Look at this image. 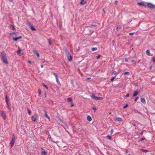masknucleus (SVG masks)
<instances>
[{
	"label": "nucleus",
	"instance_id": "338daca9",
	"mask_svg": "<svg viewBox=\"0 0 155 155\" xmlns=\"http://www.w3.org/2000/svg\"><path fill=\"white\" fill-rule=\"evenodd\" d=\"M121 28V27H120V28Z\"/></svg>",
	"mask_w": 155,
	"mask_h": 155
},
{
	"label": "nucleus",
	"instance_id": "9b49d317",
	"mask_svg": "<svg viewBox=\"0 0 155 155\" xmlns=\"http://www.w3.org/2000/svg\"><path fill=\"white\" fill-rule=\"evenodd\" d=\"M44 113H45V116L47 118H48V119L49 120V121L50 120V117H49L48 116L47 114V111L46 110H44Z\"/></svg>",
	"mask_w": 155,
	"mask_h": 155
},
{
	"label": "nucleus",
	"instance_id": "2eb2a0df",
	"mask_svg": "<svg viewBox=\"0 0 155 155\" xmlns=\"http://www.w3.org/2000/svg\"><path fill=\"white\" fill-rule=\"evenodd\" d=\"M63 127L66 130V131L68 133H69V127Z\"/></svg>",
	"mask_w": 155,
	"mask_h": 155
},
{
	"label": "nucleus",
	"instance_id": "412c9836",
	"mask_svg": "<svg viewBox=\"0 0 155 155\" xmlns=\"http://www.w3.org/2000/svg\"><path fill=\"white\" fill-rule=\"evenodd\" d=\"M140 101L141 102H142V103H143L144 104H145L146 103L145 100V98H141V100H140Z\"/></svg>",
	"mask_w": 155,
	"mask_h": 155
},
{
	"label": "nucleus",
	"instance_id": "c85d7f7f",
	"mask_svg": "<svg viewBox=\"0 0 155 155\" xmlns=\"http://www.w3.org/2000/svg\"><path fill=\"white\" fill-rule=\"evenodd\" d=\"M31 29H32V30H33V31H35V30H36V29H35V28H34V26H31Z\"/></svg>",
	"mask_w": 155,
	"mask_h": 155
},
{
	"label": "nucleus",
	"instance_id": "72a5a7b5",
	"mask_svg": "<svg viewBox=\"0 0 155 155\" xmlns=\"http://www.w3.org/2000/svg\"><path fill=\"white\" fill-rule=\"evenodd\" d=\"M115 77H112L110 80V82H112L113 81Z\"/></svg>",
	"mask_w": 155,
	"mask_h": 155
},
{
	"label": "nucleus",
	"instance_id": "4be33fe9",
	"mask_svg": "<svg viewBox=\"0 0 155 155\" xmlns=\"http://www.w3.org/2000/svg\"><path fill=\"white\" fill-rule=\"evenodd\" d=\"M5 101L6 104L8 103L9 101V99L7 95L5 97Z\"/></svg>",
	"mask_w": 155,
	"mask_h": 155
},
{
	"label": "nucleus",
	"instance_id": "ddd939ff",
	"mask_svg": "<svg viewBox=\"0 0 155 155\" xmlns=\"http://www.w3.org/2000/svg\"><path fill=\"white\" fill-rule=\"evenodd\" d=\"M42 151L41 155H45V154H46L47 153V152L45 151L44 149L42 148Z\"/></svg>",
	"mask_w": 155,
	"mask_h": 155
},
{
	"label": "nucleus",
	"instance_id": "4c0bfd02",
	"mask_svg": "<svg viewBox=\"0 0 155 155\" xmlns=\"http://www.w3.org/2000/svg\"><path fill=\"white\" fill-rule=\"evenodd\" d=\"M48 42H49V45H51V41L50 39H49L48 40Z\"/></svg>",
	"mask_w": 155,
	"mask_h": 155
},
{
	"label": "nucleus",
	"instance_id": "bf43d9fd",
	"mask_svg": "<svg viewBox=\"0 0 155 155\" xmlns=\"http://www.w3.org/2000/svg\"><path fill=\"white\" fill-rule=\"evenodd\" d=\"M13 0H9L10 2H12Z\"/></svg>",
	"mask_w": 155,
	"mask_h": 155
},
{
	"label": "nucleus",
	"instance_id": "49530a36",
	"mask_svg": "<svg viewBox=\"0 0 155 155\" xmlns=\"http://www.w3.org/2000/svg\"><path fill=\"white\" fill-rule=\"evenodd\" d=\"M12 29H13V30H14L15 29V27L13 25H12Z\"/></svg>",
	"mask_w": 155,
	"mask_h": 155
},
{
	"label": "nucleus",
	"instance_id": "473e14b6",
	"mask_svg": "<svg viewBox=\"0 0 155 155\" xmlns=\"http://www.w3.org/2000/svg\"><path fill=\"white\" fill-rule=\"evenodd\" d=\"M128 106V104H126L123 107V108L125 109Z\"/></svg>",
	"mask_w": 155,
	"mask_h": 155
},
{
	"label": "nucleus",
	"instance_id": "f8f14e48",
	"mask_svg": "<svg viewBox=\"0 0 155 155\" xmlns=\"http://www.w3.org/2000/svg\"><path fill=\"white\" fill-rule=\"evenodd\" d=\"M139 92V91H138V90H136L134 91L133 95V97H135L138 94Z\"/></svg>",
	"mask_w": 155,
	"mask_h": 155
},
{
	"label": "nucleus",
	"instance_id": "0e129e2a",
	"mask_svg": "<svg viewBox=\"0 0 155 155\" xmlns=\"http://www.w3.org/2000/svg\"><path fill=\"white\" fill-rule=\"evenodd\" d=\"M90 79V78H87L88 79Z\"/></svg>",
	"mask_w": 155,
	"mask_h": 155
},
{
	"label": "nucleus",
	"instance_id": "20e7f679",
	"mask_svg": "<svg viewBox=\"0 0 155 155\" xmlns=\"http://www.w3.org/2000/svg\"><path fill=\"white\" fill-rule=\"evenodd\" d=\"M15 135L13 134L12 136V139L10 143V145L11 147H13L15 142Z\"/></svg>",
	"mask_w": 155,
	"mask_h": 155
},
{
	"label": "nucleus",
	"instance_id": "09e8293b",
	"mask_svg": "<svg viewBox=\"0 0 155 155\" xmlns=\"http://www.w3.org/2000/svg\"><path fill=\"white\" fill-rule=\"evenodd\" d=\"M129 96V94H127L126 96V97H128Z\"/></svg>",
	"mask_w": 155,
	"mask_h": 155
},
{
	"label": "nucleus",
	"instance_id": "864d4df0",
	"mask_svg": "<svg viewBox=\"0 0 155 155\" xmlns=\"http://www.w3.org/2000/svg\"><path fill=\"white\" fill-rule=\"evenodd\" d=\"M71 104H72L71 105V107H72L74 106V104L73 103Z\"/></svg>",
	"mask_w": 155,
	"mask_h": 155
},
{
	"label": "nucleus",
	"instance_id": "a19ab883",
	"mask_svg": "<svg viewBox=\"0 0 155 155\" xmlns=\"http://www.w3.org/2000/svg\"><path fill=\"white\" fill-rule=\"evenodd\" d=\"M145 139V138L144 137L140 139V140L142 141H143V140H144Z\"/></svg>",
	"mask_w": 155,
	"mask_h": 155
},
{
	"label": "nucleus",
	"instance_id": "f3484780",
	"mask_svg": "<svg viewBox=\"0 0 155 155\" xmlns=\"http://www.w3.org/2000/svg\"><path fill=\"white\" fill-rule=\"evenodd\" d=\"M68 102H69L71 103V104H72V99L71 97H69L67 99Z\"/></svg>",
	"mask_w": 155,
	"mask_h": 155
},
{
	"label": "nucleus",
	"instance_id": "c756f323",
	"mask_svg": "<svg viewBox=\"0 0 155 155\" xmlns=\"http://www.w3.org/2000/svg\"><path fill=\"white\" fill-rule=\"evenodd\" d=\"M130 72L128 71L124 73V75H129L130 74Z\"/></svg>",
	"mask_w": 155,
	"mask_h": 155
},
{
	"label": "nucleus",
	"instance_id": "e433bc0d",
	"mask_svg": "<svg viewBox=\"0 0 155 155\" xmlns=\"http://www.w3.org/2000/svg\"><path fill=\"white\" fill-rule=\"evenodd\" d=\"M113 74L114 75H116L117 74V72L116 71H113L112 72Z\"/></svg>",
	"mask_w": 155,
	"mask_h": 155
},
{
	"label": "nucleus",
	"instance_id": "680f3d73",
	"mask_svg": "<svg viewBox=\"0 0 155 155\" xmlns=\"http://www.w3.org/2000/svg\"><path fill=\"white\" fill-rule=\"evenodd\" d=\"M43 66L42 65H41V68H43Z\"/></svg>",
	"mask_w": 155,
	"mask_h": 155
},
{
	"label": "nucleus",
	"instance_id": "4468645a",
	"mask_svg": "<svg viewBox=\"0 0 155 155\" xmlns=\"http://www.w3.org/2000/svg\"><path fill=\"white\" fill-rule=\"evenodd\" d=\"M146 54L149 56H152V55L150 53V51L149 50L147 49V50L146 51Z\"/></svg>",
	"mask_w": 155,
	"mask_h": 155
},
{
	"label": "nucleus",
	"instance_id": "7c9ffc66",
	"mask_svg": "<svg viewBox=\"0 0 155 155\" xmlns=\"http://www.w3.org/2000/svg\"><path fill=\"white\" fill-rule=\"evenodd\" d=\"M27 110H28V114L29 115H31V110H29V109H27Z\"/></svg>",
	"mask_w": 155,
	"mask_h": 155
},
{
	"label": "nucleus",
	"instance_id": "393cba45",
	"mask_svg": "<svg viewBox=\"0 0 155 155\" xmlns=\"http://www.w3.org/2000/svg\"><path fill=\"white\" fill-rule=\"evenodd\" d=\"M106 137L107 139H109L110 140H112V137H111V136H110V135H108L107 136H106Z\"/></svg>",
	"mask_w": 155,
	"mask_h": 155
},
{
	"label": "nucleus",
	"instance_id": "a211bd4d",
	"mask_svg": "<svg viewBox=\"0 0 155 155\" xmlns=\"http://www.w3.org/2000/svg\"><path fill=\"white\" fill-rule=\"evenodd\" d=\"M22 37L21 36H19L18 37L16 38H13V40L16 41H17L18 39H20Z\"/></svg>",
	"mask_w": 155,
	"mask_h": 155
},
{
	"label": "nucleus",
	"instance_id": "f704fd0d",
	"mask_svg": "<svg viewBox=\"0 0 155 155\" xmlns=\"http://www.w3.org/2000/svg\"><path fill=\"white\" fill-rule=\"evenodd\" d=\"M101 57V55H98V56H96V58L97 59H99V58H100Z\"/></svg>",
	"mask_w": 155,
	"mask_h": 155
},
{
	"label": "nucleus",
	"instance_id": "423d86ee",
	"mask_svg": "<svg viewBox=\"0 0 155 155\" xmlns=\"http://www.w3.org/2000/svg\"><path fill=\"white\" fill-rule=\"evenodd\" d=\"M53 74L56 78V81L57 83L59 85H60L61 84L60 83L59 81L58 77L57 75L54 73Z\"/></svg>",
	"mask_w": 155,
	"mask_h": 155
},
{
	"label": "nucleus",
	"instance_id": "aec40b11",
	"mask_svg": "<svg viewBox=\"0 0 155 155\" xmlns=\"http://www.w3.org/2000/svg\"><path fill=\"white\" fill-rule=\"evenodd\" d=\"M87 120L89 121H91V117L89 116H87Z\"/></svg>",
	"mask_w": 155,
	"mask_h": 155
},
{
	"label": "nucleus",
	"instance_id": "37998d69",
	"mask_svg": "<svg viewBox=\"0 0 155 155\" xmlns=\"http://www.w3.org/2000/svg\"><path fill=\"white\" fill-rule=\"evenodd\" d=\"M113 132V129H111L110 131V134H112Z\"/></svg>",
	"mask_w": 155,
	"mask_h": 155
},
{
	"label": "nucleus",
	"instance_id": "79ce46f5",
	"mask_svg": "<svg viewBox=\"0 0 155 155\" xmlns=\"http://www.w3.org/2000/svg\"><path fill=\"white\" fill-rule=\"evenodd\" d=\"M93 109L94 110V113L95 112H96V108H95V107H93Z\"/></svg>",
	"mask_w": 155,
	"mask_h": 155
},
{
	"label": "nucleus",
	"instance_id": "2f4dec72",
	"mask_svg": "<svg viewBox=\"0 0 155 155\" xmlns=\"http://www.w3.org/2000/svg\"><path fill=\"white\" fill-rule=\"evenodd\" d=\"M141 150H142V151H143V152H145V153H146V152H148V150H147L144 149H141Z\"/></svg>",
	"mask_w": 155,
	"mask_h": 155
},
{
	"label": "nucleus",
	"instance_id": "58836bf2",
	"mask_svg": "<svg viewBox=\"0 0 155 155\" xmlns=\"http://www.w3.org/2000/svg\"><path fill=\"white\" fill-rule=\"evenodd\" d=\"M152 59L153 62L155 63V57H153Z\"/></svg>",
	"mask_w": 155,
	"mask_h": 155
},
{
	"label": "nucleus",
	"instance_id": "6e6d98bb",
	"mask_svg": "<svg viewBox=\"0 0 155 155\" xmlns=\"http://www.w3.org/2000/svg\"><path fill=\"white\" fill-rule=\"evenodd\" d=\"M45 97H46V93H45Z\"/></svg>",
	"mask_w": 155,
	"mask_h": 155
},
{
	"label": "nucleus",
	"instance_id": "a878e982",
	"mask_svg": "<svg viewBox=\"0 0 155 155\" xmlns=\"http://www.w3.org/2000/svg\"><path fill=\"white\" fill-rule=\"evenodd\" d=\"M33 52L34 53H35L37 56L38 57V58H39V54L35 50H34L33 51Z\"/></svg>",
	"mask_w": 155,
	"mask_h": 155
},
{
	"label": "nucleus",
	"instance_id": "69168bd1",
	"mask_svg": "<svg viewBox=\"0 0 155 155\" xmlns=\"http://www.w3.org/2000/svg\"><path fill=\"white\" fill-rule=\"evenodd\" d=\"M110 114H111V113H110Z\"/></svg>",
	"mask_w": 155,
	"mask_h": 155
},
{
	"label": "nucleus",
	"instance_id": "dca6fc26",
	"mask_svg": "<svg viewBox=\"0 0 155 155\" xmlns=\"http://www.w3.org/2000/svg\"><path fill=\"white\" fill-rule=\"evenodd\" d=\"M65 53L66 56L71 54L69 51L66 49H65Z\"/></svg>",
	"mask_w": 155,
	"mask_h": 155
},
{
	"label": "nucleus",
	"instance_id": "c03bdc74",
	"mask_svg": "<svg viewBox=\"0 0 155 155\" xmlns=\"http://www.w3.org/2000/svg\"><path fill=\"white\" fill-rule=\"evenodd\" d=\"M125 61L126 62H128V59L126 58H125Z\"/></svg>",
	"mask_w": 155,
	"mask_h": 155
},
{
	"label": "nucleus",
	"instance_id": "1a4fd4ad",
	"mask_svg": "<svg viewBox=\"0 0 155 155\" xmlns=\"http://www.w3.org/2000/svg\"><path fill=\"white\" fill-rule=\"evenodd\" d=\"M147 6L148 8H153V5L152 4L150 3H148L147 4L146 6Z\"/></svg>",
	"mask_w": 155,
	"mask_h": 155
},
{
	"label": "nucleus",
	"instance_id": "f03ea898",
	"mask_svg": "<svg viewBox=\"0 0 155 155\" xmlns=\"http://www.w3.org/2000/svg\"><path fill=\"white\" fill-rule=\"evenodd\" d=\"M38 117V114H36L31 117V120L33 122H35L37 121Z\"/></svg>",
	"mask_w": 155,
	"mask_h": 155
},
{
	"label": "nucleus",
	"instance_id": "b1692460",
	"mask_svg": "<svg viewBox=\"0 0 155 155\" xmlns=\"http://www.w3.org/2000/svg\"><path fill=\"white\" fill-rule=\"evenodd\" d=\"M48 138L49 139V141H51L55 143V141H54L52 140H51V135H50V134H49V135H48Z\"/></svg>",
	"mask_w": 155,
	"mask_h": 155
},
{
	"label": "nucleus",
	"instance_id": "a18cd8bd",
	"mask_svg": "<svg viewBox=\"0 0 155 155\" xmlns=\"http://www.w3.org/2000/svg\"><path fill=\"white\" fill-rule=\"evenodd\" d=\"M118 3V2L117 1H116L115 2V3H114V4L115 5H117V3Z\"/></svg>",
	"mask_w": 155,
	"mask_h": 155
},
{
	"label": "nucleus",
	"instance_id": "3c124183",
	"mask_svg": "<svg viewBox=\"0 0 155 155\" xmlns=\"http://www.w3.org/2000/svg\"><path fill=\"white\" fill-rule=\"evenodd\" d=\"M39 93L40 95L41 94V91L40 90H39Z\"/></svg>",
	"mask_w": 155,
	"mask_h": 155
},
{
	"label": "nucleus",
	"instance_id": "6ab92c4d",
	"mask_svg": "<svg viewBox=\"0 0 155 155\" xmlns=\"http://www.w3.org/2000/svg\"><path fill=\"white\" fill-rule=\"evenodd\" d=\"M87 2L85 1V0H81V4L82 5L85 4Z\"/></svg>",
	"mask_w": 155,
	"mask_h": 155
},
{
	"label": "nucleus",
	"instance_id": "de8ad7c7",
	"mask_svg": "<svg viewBox=\"0 0 155 155\" xmlns=\"http://www.w3.org/2000/svg\"><path fill=\"white\" fill-rule=\"evenodd\" d=\"M138 97H137V98H135V99L134 101H137V99H138Z\"/></svg>",
	"mask_w": 155,
	"mask_h": 155
},
{
	"label": "nucleus",
	"instance_id": "bb28decb",
	"mask_svg": "<svg viewBox=\"0 0 155 155\" xmlns=\"http://www.w3.org/2000/svg\"><path fill=\"white\" fill-rule=\"evenodd\" d=\"M97 49V48H93L91 49V50L92 51H96Z\"/></svg>",
	"mask_w": 155,
	"mask_h": 155
},
{
	"label": "nucleus",
	"instance_id": "8fccbe9b",
	"mask_svg": "<svg viewBox=\"0 0 155 155\" xmlns=\"http://www.w3.org/2000/svg\"><path fill=\"white\" fill-rule=\"evenodd\" d=\"M57 118L58 119V120L60 121L61 120V119L58 117H57Z\"/></svg>",
	"mask_w": 155,
	"mask_h": 155
},
{
	"label": "nucleus",
	"instance_id": "f257e3e1",
	"mask_svg": "<svg viewBox=\"0 0 155 155\" xmlns=\"http://www.w3.org/2000/svg\"><path fill=\"white\" fill-rule=\"evenodd\" d=\"M1 59L3 63L5 64H7L8 63L7 58L6 57V55L5 52H3L1 53Z\"/></svg>",
	"mask_w": 155,
	"mask_h": 155
},
{
	"label": "nucleus",
	"instance_id": "ea45409f",
	"mask_svg": "<svg viewBox=\"0 0 155 155\" xmlns=\"http://www.w3.org/2000/svg\"><path fill=\"white\" fill-rule=\"evenodd\" d=\"M134 34V32L130 33H129V35H133Z\"/></svg>",
	"mask_w": 155,
	"mask_h": 155
},
{
	"label": "nucleus",
	"instance_id": "603ef678",
	"mask_svg": "<svg viewBox=\"0 0 155 155\" xmlns=\"http://www.w3.org/2000/svg\"><path fill=\"white\" fill-rule=\"evenodd\" d=\"M28 63H30V64H31V61H28Z\"/></svg>",
	"mask_w": 155,
	"mask_h": 155
},
{
	"label": "nucleus",
	"instance_id": "9d476101",
	"mask_svg": "<svg viewBox=\"0 0 155 155\" xmlns=\"http://www.w3.org/2000/svg\"><path fill=\"white\" fill-rule=\"evenodd\" d=\"M67 57L69 61H72V58L71 54L69 55L68 56H67Z\"/></svg>",
	"mask_w": 155,
	"mask_h": 155
},
{
	"label": "nucleus",
	"instance_id": "052dcab7",
	"mask_svg": "<svg viewBox=\"0 0 155 155\" xmlns=\"http://www.w3.org/2000/svg\"><path fill=\"white\" fill-rule=\"evenodd\" d=\"M131 61L132 62H133L134 61V60H132Z\"/></svg>",
	"mask_w": 155,
	"mask_h": 155
},
{
	"label": "nucleus",
	"instance_id": "cd10ccee",
	"mask_svg": "<svg viewBox=\"0 0 155 155\" xmlns=\"http://www.w3.org/2000/svg\"><path fill=\"white\" fill-rule=\"evenodd\" d=\"M21 51V50L19 48L18 49V51H17V52L18 54H20Z\"/></svg>",
	"mask_w": 155,
	"mask_h": 155
},
{
	"label": "nucleus",
	"instance_id": "6e6552de",
	"mask_svg": "<svg viewBox=\"0 0 155 155\" xmlns=\"http://www.w3.org/2000/svg\"><path fill=\"white\" fill-rule=\"evenodd\" d=\"M138 5L139 6H143L144 7H146V5L143 2H139L137 3Z\"/></svg>",
	"mask_w": 155,
	"mask_h": 155
},
{
	"label": "nucleus",
	"instance_id": "5fc2aeb1",
	"mask_svg": "<svg viewBox=\"0 0 155 155\" xmlns=\"http://www.w3.org/2000/svg\"><path fill=\"white\" fill-rule=\"evenodd\" d=\"M143 134V132L142 131V132L140 133V135H142Z\"/></svg>",
	"mask_w": 155,
	"mask_h": 155
},
{
	"label": "nucleus",
	"instance_id": "0eeeda50",
	"mask_svg": "<svg viewBox=\"0 0 155 155\" xmlns=\"http://www.w3.org/2000/svg\"><path fill=\"white\" fill-rule=\"evenodd\" d=\"M0 114L1 115L2 117L4 119V120H5L6 119V117L5 115V113L2 111L0 112Z\"/></svg>",
	"mask_w": 155,
	"mask_h": 155
},
{
	"label": "nucleus",
	"instance_id": "39448f33",
	"mask_svg": "<svg viewBox=\"0 0 155 155\" xmlns=\"http://www.w3.org/2000/svg\"><path fill=\"white\" fill-rule=\"evenodd\" d=\"M114 120L115 122H121L122 121V119L119 117H115L114 119Z\"/></svg>",
	"mask_w": 155,
	"mask_h": 155
},
{
	"label": "nucleus",
	"instance_id": "7ed1b4c3",
	"mask_svg": "<svg viewBox=\"0 0 155 155\" xmlns=\"http://www.w3.org/2000/svg\"><path fill=\"white\" fill-rule=\"evenodd\" d=\"M92 99L95 100H102L103 98L101 97H97L94 94H93L91 96Z\"/></svg>",
	"mask_w": 155,
	"mask_h": 155
},
{
	"label": "nucleus",
	"instance_id": "4d7b16f0",
	"mask_svg": "<svg viewBox=\"0 0 155 155\" xmlns=\"http://www.w3.org/2000/svg\"><path fill=\"white\" fill-rule=\"evenodd\" d=\"M118 28H119V27H118V26H117V28H116V29H118Z\"/></svg>",
	"mask_w": 155,
	"mask_h": 155
},
{
	"label": "nucleus",
	"instance_id": "e2e57ef3",
	"mask_svg": "<svg viewBox=\"0 0 155 155\" xmlns=\"http://www.w3.org/2000/svg\"><path fill=\"white\" fill-rule=\"evenodd\" d=\"M103 11H104V12L105 13V12L104 9H103Z\"/></svg>",
	"mask_w": 155,
	"mask_h": 155
},
{
	"label": "nucleus",
	"instance_id": "13d9d810",
	"mask_svg": "<svg viewBox=\"0 0 155 155\" xmlns=\"http://www.w3.org/2000/svg\"><path fill=\"white\" fill-rule=\"evenodd\" d=\"M153 8L155 9V5H153Z\"/></svg>",
	"mask_w": 155,
	"mask_h": 155
},
{
	"label": "nucleus",
	"instance_id": "774afa93",
	"mask_svg": "<svg viewBox=\"0 0 155 155\" xmlns=\"http://www.w3.org/2000/svg\"><path fill=\"white\" fill-rule=\"evenodd\" d=\"M127 155H130V154H128Z\"/></svg>",
	"mask_w": 155,
	"mask_h": 155
},
{
	"label": "nucleus",
	"instance_id": "5701e85b",
	"mask_svg": "<svg viewBox=\"0 0 155 155\" xmlns=\"http://www.w3.org/2000/svg\"><path fill=\"white\" fill-rule=\"evenodd\" d=\"M7 107L9 110L11 111V108L10 105L9 104V103L7 104Z\"/></svg>",
	"mask_w": 155,
	"mask_h": 155
},
{
	"label": "nucleus",
	"instance_id": "c9c22d12",
	"mask_svg": "<svg viewBox=\"0 0 155 155\" xmlns=\"http://www.w3.org/2000/svg\"><path fill=\"white\" fill-rule=\"evenodd\" d=\"M43 85L44 87H45L47 89H48V87L45 84H43Z\"/></svg>",
	"mask_w": 155,
	"mask_h": 155
}]
</instances>
